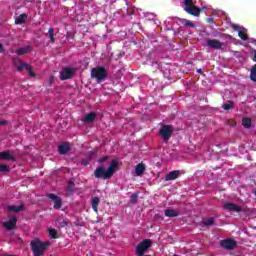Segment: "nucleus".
<instances>
[{
    "label": "nucleus",
    "mask_w": 256,
    "mask_h": 256,
    "mask_svg": "<svg viewBox=\"0 0 256 256\" xmlns=\"http://www.w3.org/2000/svg\"><path fill=\"white\" fill-rule=\"evenodd\" d=\"M117 167H119V162L117 160H113L106 170L103 166L97 167L94 171V176L96 179H111V177L115 175V169H117Z\"/></svg>",
    "instance_id": "f257e3e1"
},
{
    "label": "nucleus",
    "mask_w": 256,
    "mask_h": 256,
    "mask_svg": "<svg viewBox=\"0 0 256 256\" xmlns=\"http://www.w3.org/2000/svg\"><path fill=\"white\" fill-rule=\"evenodd\" d=\"M30 245L34 256H43V253H45L47 247H49V242L36 240L32 241Z\"/></svg>",
    "instance_id": "f03ea898"
},
{
    "label": "nucleus",
    "mask_w": 256,
    "mask_h": 256,
    "mask_svg": "<svg viewBox=\"0 0 256 256\" xmlns=\"http://www.w3.org/2000/svg\"><path fill=\"white\" fill-rule=\"evenodd\" d=\"M92 79H96L97 83H102L107 78V69L103 66H97L91 69Z\"/></svg>",
    "instance_id": "7ed1b4c3"
},
{
    "label": "nucleus",
    "mask_w": 256,
    "mask_h": 256,
    "mask_svg": "<svg viewBox=\"0 0 256 256\" xmlns=\"http://www.w3.org/2000/svg\"><path fill=\"white\" fill-rule=\"evenodd\" d=\"M184 11L189 15H193L194 17H199L201 15V8L195 6L193 0H184Z\"/></svg>",
    "instance_id": "20e7f679"
},
{
    "label": "nucleus",
    "mask_w": 256,
    "mask_h": 256,
    "mask_svg": "<svg viewBox=\"0 0 256 256\" xmlns=\"http://www.w3.org/2000/svg\"><path fill=\"white\" fill-rule=\"evenodd\" d=\"M151 245H153V241L151 239L143 240L136 247V255L137 256L145 255V251H147L149 248H151Z\"/></svg>",
    "instance_id": "39448f33"
},
{
    "label": "nucleus",
    "mask_w": 256,
    "mask_h": 256,
    "mask_svg": "<svg viewBox=\"0 0 256 256\" xmlns=\"http://www.w3.org/2000/svg\"><path fill=\"white\" fill-rule=\"evenodd\" d=\"M159 134L164 140V143H169V139H171V136L173 135V128L171 125H164L161 127Z\"/></svg>",
    "instance_id": "423d86ee"
},
{
    "label": "nucleus",
    "mask_w": 256,
    "mask_h": 256,
    "mask_svg": "<svg viewBox=\"0 0 256 256\" xmlns=\"http://www.w3.org/2000/svg\"><path fill=\"white\" fill-rule=\"evenodd\" d=\"M73 75H75V68L65 67L60 72L61 81H67V79H72Z\"/></svg>",
    "instance_id": "0eeeda50"
},
{
    "label": "nucleus",
    "mask_w": 256,
    "mask_h": 256,
    "mask_svg": "<svg viewBox=\"0 0 256 256\" xmlns=\"http://www.w3.org/2000/svg\"><path fill=\"white\" fill-rule=\"evenodd\" d=\"M220 247L222 249H227V251H233L235 247H237V241L233 239H225L220 242Z\"/></svg>",
    "instance_id": "6e6552de"
},
{
    "label": "nucleus",
    "mask_w": 256,
    "mask_h": 256,
    "mask_svg": "<svg viewBox=\"0 0 256 256\" xmlns=\"http://www.w3.org/2000/svg\"><path fill=\"white\" fill-rule=\"evenodd\" d=\"M46 196L48 197V199H51V201L54 202V209H60L61 207H63V200L61 199V197L53 193H49Z\"/></svg>",
    "instance_id": "1a4fd4ad"
},
{
    "label": "nucleus",
    "mask_w": 256,
    "mask_h": 256,
    "mask_svg": "<svg viewBox=\"0 0 256 256\" xmlns=\"http://www.w3.org/2000/svg\"><path fill=\"white\" fill-rule=\"evenodd\" d=\"M223 209H225V211H233L234 213H241V211H243L241 206L231 202L225 203Z\"/></svg>",
    "instance_id": "9d476101"
},
{
    "label": "nucleus",
    "mask_w": 256,
    "mask_h": 256,
    "mask_svg": "<svg viewBox=\"0 0 256 256\" xmlns=\"http://www.w3.org/2000/svg\"><path fill=\"white\" fill-rule=\"evenodd\" d=\"M223 46H225V43L217 40V39H208L207 40V47H210L211 49H223Z\"/></svg>",
    "instance_id": "9b49d317"
},
{
    "label": "nucleus",
    "mask_w": 256,
    "mask_h": 256,
    "mask_svg": "<svg viewBox=\"0 0 256 256\" xmlns=\"http://www.w3.org/2000/svg\"><path fill=\"white\" fill-rule=\"evenodd\" d=\"M25 69L29 75V77H35V73L33 72V68H31V65L27 63H21L20 65L17 66V71L21 73Z\"/></svg>",
    "instance_id": "f8f14e48"
},
{
    "label": "nucleus",
    "mask_w": 256,
    "mask_h": 256,
    "mask_svg": "<svg viewBox=\"0 0 256 256\" xmlns=\"http://www.w3.org/2000/svg\"><path fill=\"white\" fill-rule=\"evenodd\" d=\"M71 151V144L69 142H64L58 146V153L60 155H67Z\"/></svg>",
    "instance_id": "ddd939ff"
},
{
    "label": "nucleus",
    "mask_w": 256,
    "mask_h": 256,
    "mask_svg": "<svg viewBox=\"0 0 256 256\" xmlns=\"http://www.w3.org/2000/svg\"><path fill=\"white\" fill-rule=\"evenodd\" d=\"M232 29H234V31H238V36L240 37V39H242V41H247L248 39L247 32H245L244 30H241V26L237 24H233Z\"/></svg>",
    "instance_id": "4468645a"
},
{
    "label": "nucleus",
    "mask_w": 256,
    "mask_h": 256,
    "mask_svg": "<svg viewBox=\"0 0 256 256\" xmlns=\"http://www.w3.org/2000/svg\"><path fill=\"white\" fill-rule=\"evenodd\" d=\"M16 226L17 218L15 217L10 218L9 221L3 223V227H5V229H8L9 231L15 229Z\"/></svg>",
    "instance_id": "2eb2a0df"
},
{
    "label": "nucleus",
    "mask_w": 256,
    "mask_h": 256,
    "mask_svg": "<svg viewBox=\"0 0 256 256\" xmlns=\"http://www.w3.org/2000/svg\"><path fill=\"white\" fill-rule=\"evenodd\" d=\"M180 175L179 170L171 171L165 176V181H175V179H179Z\"/></svg>",
    "instance_id": "dca6fc26"
},
{
    "label": "nucleus",
    "mask_w": 256,
    "mask_h": 256,
    "mask_svg": "<svg viewBox=\"0 0 256 256\" xmlns=\"http://www.w3.org/2000/svg\"><path fill=\"white\" fill-rule=\"evenodd\" d=\"M145 164L143 163H139L138 165H136L135 167V174L137 177H141V175H143L145 173Z\"/></svg>",
    "instance_id": "f3484780"
},
{
    "label": "nucleus",
    "mask_w": 256,
    "mask_h": 256,
    "mask_svg": "<svg viewBox=\"0 0 256 256\" xmlns=\"http://www.w3.org/2000/svg\"><path fill=\"white\" fill-rule=\"evenodd\" d=\"M97 114L95 112L88 113L84 116V123H93Z\"/></svg>",
    "instance_id": "a211bd4d"
},
{
    "label": "nucleus",
    "mask_w": 256,
    "mask_h": 256,
    "mask_svg": "<svg viewBox=\"0 0 256 256\" xmlns=\"http://www.w3.org/2000/svg\"><path fill=\"white\" fill-rule=\"evenodd\" d=\"M0 160L15 161V157L7 151L0 152Z\"/></svg>",
    "instance_id": "6ab92c4d"
},
{
    "label": "nucleus",
    "mask_w": 256,
    "mask_h": 256,
    "mask_svg": "<svg viewBox=\"0 0 256 256\" xmlns=\"http://www.w3.org/2000/svg\"><path fill=\"white\" fill-rule=\"evenodd\" d=\"M164 215L165 217H179V211L175 209H166Z\"/></svg>",
    "instance_id": "aec40b11"
},
{
    "label": "nucleus",
    "mask_w": 256,
    "mask_h": 256,
    "mask_svg": "<svg viewBox=\"0 0 256 256\" xmlns=\"http://www.w3.org/2000/svg\"><path fill=\"white\" fill-rule=\"evenodd\" d=\"M8 211H12L13 213H19L20 211H23L25 209V205L22 204L20 206L11 205L7 207Z\"/></svg>",
    "instance_id": "412c9836"
},
{
    "label": "nucleus",
    "mask_w": 256,
    "mask_h": 256,
    "mask_svg": "<svg viewBox=\"0 0 256 256\" xmlns=\"http://www.w3.org/2000/svg\"><path fill=\"white\" fill-rule=\"evenodd\" d=\"M27 21V14H20L16 19H15V24L16 25H23Z\"/></svg>",
    "instance_id": "4be33fe9"
},
{
    "label": "nucleus",
    "mask_w": 256,
    "mask_h": 256,
    "mask_svg": "<svg viewBox=\"0 0 256 256\" xmlns=\"http://www.w3.org/2000/svg\"><path fill=\"white\" fill-rule=\"evenodd\" d=\"M180 23L182 25H184V27H191V28L195 27V23H193L192 21L187 20L185 18H181L180 19Z\"/></svg>",
    "instance_id": "5701e85b"
},
{
    "label": "nucleus",
    "mask_w": 256,
    "mask_h": 256,
    "mask_svg": "<svg viewBox=\"0 0 256 256\" xmlns=\"http://www.w3.org/2000/svg\"><path fill=\"white\" fill-rule=\"evenodd\" d=\"M91 203H92L93 211H95V213H97L98 207H99V197H93Z\"/></svg>",
    "instance_id": "b1692460"
},
{
    "label": "nucleus",
    "mask_w": 256,
    "mask_h": 256,
    "mask_svg": "<svg viewBox=\"0 0 256 256\" xmlns=\"http://www.w3.org/2000/svg\"><path fill=\"white\" fill-rule=\"evenodd\" d=\"M48 233L52 239H59V235L57 234V230L55 228H49Z\"/></svg>",
    "instance_id": "393cba45"
},
{
    "label": "nucleus",
    "mask_w": 256,
    "mask_h": 256,
    "mask_svg": "<svg viewBox=\"0 0 256 256\" xmlns=\"http://www.w3.org/2000/svg\"><path fill=\"white\" fill-rule=\"evenodd\" d=\"M48 37L50 38L51 43H55V28H49Z\"/></svg>",
    "instance_id": "a878e982"
},
{
    "label": "nucleus",
    "mask_w": 256,
    "mask_h": 256,
    "mask_svg": "<svg viewBox=\"0 0 256 256\" xmlns=\"http://www.w3.org/2000/svg\"><path fill=\"white\" fill-rule=\"evenodd\" d=\"M242 125L245 129H251V118H243Z\"/></svg>",
    "instance_id": "bb28decb"
},
{
    "label": "nucleus",
    "mask_w": 256,
    "mask_h": 256,
    "mask_svg": "<svg viewBox=\"0 0 256 256\" xmlns=\"http://www.w3.org/2000/svg\"><path fill=\"white\" fill-rule=\"evenodd\" d=\"M57 223H58V227H67V225H69V222L67 221V219H63V218H58L57 219Z\"/></svg>",
    "instance_id": "cd10ccee"
},
{
    "label": "nucleus",
    "mask_w": 256,
    "mask_h": 256,
    "mask_svg": "<svg viewBox=\"0 0 256 256\" xmlns=\"http://www.w3.org/2000/svg\"><path fill=\"white\" fill-rule=\"evenodd\" d=\"M213 223H215V218H213V217L208 218L207 220L203 221V225H205V227H211V225H213Z\"/></svg>",
    "instance_id": "c85d7f7f"
},
{
    "label": "nucleus",
    "mask_w": 256,
    "mask_h": 256,
    "mask_svg": "<svg viewBox=\"0 0 256 256\" xmlns=\"http://www.w3.org/2000/svg\"><path fill=\"white\" fill-rule=\"evenodd\" d=\"M250 79L256 83V65L250 71Z\"/></svg>",
    "instance_id": "c756f323"
},
{
    "label": "nucleus",
    "mask_w": 256,
    "mask_h": 256,
    "mask_svg": "<svg viewBox=\"0 0 256 256\" xmlns=\"http://www.w3.org/2000/svg\"><path fill=\"white\" fill-rule=\"evenodd\" d=\"M138 199H139V194L134 193L130 196V203H132V205H135Z\"/></svg>",
    "instance_id": "7c9ffc66"
},
{
    "label": "nucleus",
    "mask_w": 256,
    "mask_h": 256,
    "mask_svg": "<svg viewBox=\"0 0 256 256\" xmlns=\"http://www.w3.org/2000/svg\"><path fill=\"white\" fill-rule=\"evenodd\" d=\"M29 51V47H23L16 50L17 55H25Z\"/></svg>",
    "instance_id": "2f4dec72"
},
{
    "label": "nucleus",
    "mask_w": 256,
    "mask_h": 256,
    "mask_svg": "<svg viewBox=\"0 0 256 256\" xmlns=\"http://www.w3.org/2000/svg\"><path fill=\"white\" fill-rule=\"evenodd\" d=\"M0 173H9V166L7 164H0Z\"/></svg>",
    "instance_id": "473e14b6"
},
{
    "label": "nucleus",
    "mask_w": 256,
    "mask_h": 256,
    "mask_svg": "<svg viewBox=\"0 0 256 256\" xmlns=\"http://www.w3.org/2000/svg\"><path fill=\"white\" fill-rule=\"evenodd\" d=\"M67 191L73 193L75 191V182H68Z\"/></svg>",
    "instance_id": "72a5a7b5"
},
{
    "label": "nucleus",
    "mask_w": 256,
    "mask_h": 256,
    "mask_svg": "<svg viewBox=\"0 0 256 256\" xmlns=\"http://www.w3.org/2000/svg\"><path fill=\"white\" fill-rule=\"evenodd\" d=\"M222 108L224 111H229V110L233 109V103L223 104Z\"/></svg>",
    "instance_id": "f704fd0d"
},
{
    "label": "nucleus",
    "mask_w": 256,
    "mask_h": 256,
    "mask_svg": "<svg viewBox=\"0 0 256 256\" xmlns=\"http://www.w3.org/2000/svg\"><path fill=\"white\" fill-rule=\"evenodd\" d=\"M89 163H91L90 159H82L81 160V165H83L84 167H87V165H89Z\"/></svg>",
    "instance_id": "c9c22d12"
},
{
    "label": "nucleus",
    "mask_w": 256,
    "mask_h": 256,
    "mask_svg": "<svg viewBox=\"0 0 256 256\" xmlns=\"http://www.w3.org/2000/svg\"><path fill=\"white\" fill-rule=\"evenodd\" d=\"M108 160H109V156H104L98 160V163L103 164L105 163V161H108Z\"/></svg>",
    "instance_id": "e433bc0d"
},
{
    "label": "nucleus",
    "mask_w": 256,
    "mask_h": 256,
    "mask_svg": "<svg viewBox=\"0 0 256 256\" xmlns=\"http://www.w3.org/2000/svg\"><path fill=\"white\" fill-rule=\"evenodd\" d=\"M88 157H89V160L91 161L92 157H95V153L88 152Z\"/></svg>",
    "instance_id": "4c0bfd02"
},
{
    "label": "nucleus",
    "mask_w": 256,
    "mask_h": 256,
    "mask_svg": "<svg viewBox=\"0 0 256 256\" xmlns=\"http://www.w3.org/2000/svg\"><path fill=\"white\" fill-rule=\"evenodd\" d=\"M1 127H4V125H7V120H0Z\"/></svg>",
    "instance_id": "58836bf2"
},
{
    "label": "nucleus",
    "mask_w": 256,
    "mask_h": 256,
    "mask_svg": "<svg viewBox=\"0 0 256 256\" xmlns=\"http://www.w3.org/2000/svg\"><path fill=\"white\" fill-rule=\"evenodd\" d=\"M5 51V48L3 47V44H0V53H3Z\"/></svg>",
    "instance_id": "ea45409f"
},
{
    "label": "nucleus",
    "mask_w": 256,
    "mask_h": 256,
    "mask_svg": "<svg viewBox=\"0 0 256 256\" xmlns=\"http://www.w3.org/2000/svg\"><path fill=\"white\" fill-rule=\"evenodd\" d=\"M253 61L256 63V51L254 52Z\"/></svg>",
    "instance_id": "a19ab883"
},
{
    "label": "nucleus",
    "mask_w": 256,
    "mask_h": 256,
    "mask_svg": "<svg viewBox=\"0 0 256 256\" xmlns=\"http://www.w3.org/2000/svg\"><path fill=\"white\" fill-rule=\"evenodd\" d=\"M197 73L203 74V70L199 69L197 70Z\"/></svg>",
    "instance_id": "79ce46f5"
}]
</instances>
